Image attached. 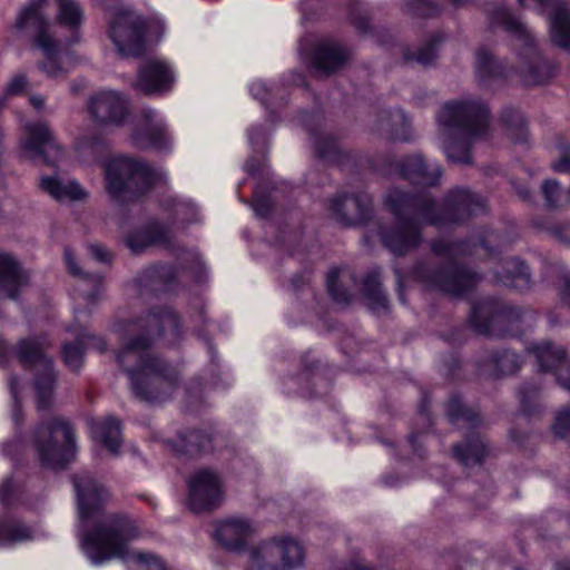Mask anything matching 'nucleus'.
Here are the masks:
<instances>
[{
  "mask_svg": "<svg viewBox=\"0 0 570 570\" xmlns=\"http://www.w3.org/2000/svg\"><path fill=\"white\" fill-rule=\"evenodd\" d=\"M128 337L116 353V361L127 375L136 399L155 404L168 400L179 383L177 370L153 351L166 336L174 344L181 337L177 314L168 307L153 309L145 316L122 323Z\"/></svg>",
  "mask_w": 570,
  "mask_h": 570,
  "instance_id": "nucleus-1",
  "label": "nucleus"
},
{
  "mask_svg": "<svg viewBox=\"0 0 570 570\" xmlns=\"http://www.w3.org/2000/svg\"><path fill=\"white\" fill-rule=\"evenodd\" d=\"M71 482L77 498L80 546L94 564L129 558L145 570H167L165 563L151 553L128 554L129 543L138 538L139 529L127 514L111 513L99 519L110 501V493L104 484L89 472L73 474Z\"/></svg>",
  "mask_w": 570,
  "mask_h": 570,
  "instance_id": "nucleus-2",
  "label": "nucleus"
},
{
  "mask_svg": "<svg viewBox=\"0 0 570 570\" xmlns=\"http://www.w3.org/2000/svg\"><path fill=\"white\" fill-rule=\"evenodd\" d=\"M385 204L396 218V225L380 230L381 239L393 254L402 256L422 242L421 229L425 225L446 227L461 224L485 212L483 199L469 189L456 188L444 198L441 207L430 193L412 195L400 188H391Z\"/></svg>",
  "mask_w": 570,
  "mask_h": 570,
  "instance_id": "nucleus-3",
  "label": "nucleus"
},
{
  "mask_svg": "<svg viewBox=\"0 0 570 570\" xmlns=\"http://www.w3.org/2000/svg\"><path fill=\"white\" fill-rule=\"evenodd\" d=\"M493 232L482 236L479 244L472 240H434L431 250L439 257L449 262L445 266L436 267L429 261L419 262L412 269L413 277L431 289H438L453 296H460L472 289L481 281V275L464 266L454 264V261L476 253L480 246L489 255H494L491 244L498 239Z\"/></svg>",
  "mask_w": 570,
  "mask_h": 570,
  "instance_id": "nucleus-4",
  "label": "nucleus"
},
{
  "mask_svg": "<svg viewBox=\"0 0 570 570\" xmlns=\"http://www.w3.org/2000/svg\"><path fill=\"white\" fill-rule=\"evenodd\" d=\"M443 151L451 163L472 164L471 148L489 129V108L476 100L446 102L438 114Z\"/></svg>",
  "mask_w": 570,
  "mask_h": 570,
  "instance_id": "nucleus-5",
  "label": "nucleus"
},
{
  "mask_svg": "<svg viewBox=\"0 0 570 570\" xmlns=\"http://www.w3.org/2000/svg\"><path fill=\"white\" fill-rule=\"evenodd\" d=\"M48 0H30L19 12L16 29L31 38L33 49L42 52L45 60L38 62V68L49 78H65L68 70L59 62L61 42L51 31L50 23L43 14Z\"/></svg>",
  "mask_w": 570,
  "mask_h": 570,
  "instance_id": "nucleus-6",
  "label": "nucleus"
},
{
  "mask_svg": "<svg viewBox=\"0 0 570 570\" xmlns=\"http://www.w3.org/2000/svg\"><path fill=\"white\" fill-rule=\"evenodd\" d=\"M105 178L110 197L124 204L145 195L161 175L141 159L116 156L106 164Z\"/></svg>",
  "mask_w": 570,
  "mask_h": 570,
  "instance_id": "nucleus-7",
  "label": "nucleus"
},
{
  "mask_svg": "<svg viewBox=\"0 0 570 570\" xmlns=\"http://www.w3.org/2000/svg\"><path fill=\"white\" fill-rule=\"evenodd\" d=\"M306 566L307 548L291 534L268 537L248 551L247 570H305Z\"/></svg>",
  "mask_w": 570,
  "mask_h": 570,
  "instance_id": "nucleus-8",
  "label": "nucleus"
},
{
  "mask_svg": "<svg viewBox=\"0 0 570 570\" xmlns=\"http://www.w3.org/2000/svg\"><path fill=\"white\" fill-rule=\"evenodd\" d=\"M50 343L45 336H29L18 340L14 344V357L26 370L33 368V387L37 393V409L50 407L58 374L53 361L47 354Z\"/></svg>",
  "mask_w": 570,
  "mask_h": 570,
  "instance_id": "nucleus-9",
  "label": "nucleus"
},
{
  "mask_svg": "<svg viewBox=\"0 0 570 570\" xmlns=\"http://www.w3.org/2000/svg\"><path fill=\"white\" fill-rule=\"evenodd\" d=\"M35 448L42 466L61 469L73 458L75 431L69 421L53 417L35 431Z\"/></svg>",
  "mask_w": 570,
  "mask_h": 570,
  "instance_id": "nucleus-10",
  "label": "nucleus"
},
{
  "mask_svg": "<svg viewBox=\"0 0 570 570\" xmlns=\"http://www.w3.org/2000/svg\"><path fill=\"white\" fill-rule=\"evenodd\" d=\"M492 23L502 26L512 33L520 46L521 51V76L528 86L540 85L551 77V66L542 58L537 50L534 39L527 27L508 9H498L492 12Z\"/></svg>",
  "mask_w": 570,
  "mask_h": 570,
  "instance_id": "nucleus-11",
  "label": "nucleus"
},
{
  "mask_svg": "<svg viewBox=\"0 0 570 570\" xmlns=\"http://www.w3.org/2000/svg\"><path fill=\"white\" fill-rule=\"evenodd\" d=\"M148 22L129 7L116 8L109 19L108 36L119 55L137 57L145 50Z\"/></svg>",
  "mask_w": 570,
  "mask_h": 570,
  "instance_id": "nucleus-12",
  "label": "nucleus"
},
{
  "mask_svg": "<svg viewBox=\"0 0 570 570\" xmlns=\"http://www.w3.org/2000/svg\"><path fill=\"white\" fill-rule=\"evenodd\" d=\"M523 311L495 298H484L472 305L470 323L484 335H504L521 321Z\"/></svg>",
  "mask_w": 570,
  "mask_h": 570,
  "instance_id": "nucleus-13",
  "label": "nucleus"
},
{
  "mask_svg": "<svg viewBox=\"0 0 570 570\" xmlns=\"http://www.w3.org/2000/svg\"><path fill=\"white\" fill-rule=\"evenodd\" d=\"M371 166L383 175L399 174L412 184L436 186L442 176L439 165H429L420 154L404 157L395 161L391 156H384L381 161H372Z\"/></svg>",
  "mask_w": 570,
  "mask_h": 570,
  "instance_id": "nucleus-14",
  "label": "nucleus"
},
{
  "mask_svg": "<svg viewBox=\"0 0 570 570\" xmlns=\"http://www.w3.org/2000/svg\"><path fill=\"white\" fill-rule=\"evenodd\" d=\"M223 498V482L216 472L202 469L189 478L188 505L194 512L212 511L220 505Z\"/></svg>",
  "mask_w": 570,
  "mask_h": 570,
  "instance_id": "nucleus-15",
  "label": "nucleus"
},
{
  "mask_svg": "<svg viewBox=\"0 0 570 570\" xmlns=\"http://www.w3.org/2000/svg\"><path fill=\"white\" fill-rule=\"evenodd\" d=\"M26 158L56 166L62 158V149L57 142L53 131L47 122H33L26 126V138L22 141Z\"/></svg>",
  "mask_w": 570,
  "mask_h": 570,
  "instance_id": "nucleus-16",
  "label": "nucleus"
},
{
  "mask_svg": "<svg viewBox=\"0 0 570 570\" xmlns=\"http://www.w3.org/2000/svg\"><path fill=\"white\" fill-rule=\"evenodd\" d=\"M328 209L338 223L354 226L370 219L373 200L366 191L340 193L330 200Z\"/></svg>",
  "mask_w": 570,
  "mask_h": 570,
  "instance_id": "nucleus-17",
  "label": "nucleus"
},
{
  "mask_svg": "<svg viewBox=\"0 0 570 570\" xmlns=\"http://www.w3.org/2000/svg\"><path fill=\"white\" fill-rule=\"evenodd\" d=\"M142 124L132 132L131 139L136 147L140 149H155L167 151L171 147V139L167 127L159 119L156 110L144 108L140 112Z\"/></svg>",
  "mask_w": 570,
  "mask_h": 570,
  "instance_id": "nucleus-18",
  "label": "nucleus"
},
{
  "mask_svg": "<svg viewBox=\"0 0 570 570\" xmlns=\"http://www.w3.org/2000/svg\"><path fill=\"white\" fill-rule=\"evenodd\" d=\"M529 352L535 356L541 371L553 373L558 384L570 392V363L562 346L546 341L532 344Z\"/></svg>",
  "mask_w": 570,
  "mask_h": 570,
  "instance_id": "nucleus-19",
  "label": "nucleus"
},
{
  "mask_svg": "<svg viewBox=\"0 0 570 570\" xmlns=\"http://www.w3.org/2000/svg\"><path fill=\"white\" fill-rule=\"evenodd\" d=\"M520 6L533 4L540 12L552 9L550 14V33L552 42L570 51V12L559 0H518Z\"/></svg>",
  "mask_w": 570,
  "mask_h": 570,
  "instance_id": "nucleus-20",
  "label": "nucleus"
},
{
  "mask_svg": "<svg viewBox=\"0 0 570 570\" xmlns=\"http://www.w3.org/2000/svg\"><path fill=\"white\" fill-rule=\"evenodd\" d=\"M30 275L21 263L11 254L0 253V301H18L24 287L29 285Z\"/></svg>",
  "mask_w": 570,
  "mask_h": 570,
  "instance_id": "nucleus-21",
  "label": "nucleus"
},
{
  "mask_svg": "<svg viewBox=\"0 0 570 570\" xmlns=\"http://www.w3.org/2000/svg\"><path fill=\"white\" fill-rule=\"evenodd\" d=\"M175 81L171 68L164 61L150 59L139 67L137 88L146 95H161L169 91Z\"/></svg>",
  "mask_w": 570,
  "mask_h": 570,
  "instance_id": "nucleus-22",
  "label": "nucleus"
},
{
  "mask_svg": "<svg viewBox=\"0 0 570 570\" xmlns=\"http://www.w3.org/2000/svg\"><path fill=\"white\" fill-rule=\"evenodd\" d=\"M90 116L100 124H120L128 114L126 100L116 91H99L88 100Z\"/></svg>",
  "mask_w": 570,
  "mask_h": 570,
  "instance_id": "nucleus-23",
  "label": "nucleus"
},
{
  "mask_svg": "<svg viewBox=\"0 0 570 570\" xmlns=\"http://www.w3.org/2000/svg\"><path fill=\"white\" fill-rule=\"evenodd\" d=\"M348 56V50L343 45L332 40L321 41L313 51L315 71L328 76L342 68Z\"/></svg>",
  "mask_w": 570,
  "mask_h": 570,
  "instance_id": "nucleus-24",
  "label": "nucleus"
},
{
  "mask_svg": "<svg viewBox=\"0 0 570 570\" xmlns=\"http://www.w3.org/2000/svg\"><path fill=\"white\" fill-rule=\"evenodd\" d=\"M253 532L249 521L239 518H230L222 521L216 529V540L229 551L243 550L247 539Z\"/></svg>",
  "mask_w": 570,
  "mask_h": 570,
  "instance_id": "nucleus-25",
  "label": "nucleus"
},
{
  "mask_svg": "<svg viewBox=\"0 0 570 570\" xmlns=\"http://www.w3.org/2000/svg\"><path fill=\"white\" fill-rule=\"evenodd\" d=\"M498 283L523 291L530 287L531 275L524 262L515 257L502 259L493 271Z\"/></svg>",
  "mask_w": 570,
  "mask_h": 570,
  "instance_id": "nucleus-26",
  "label": "nucleus"
},
{
  "mask_svg": "<svg viewBox=\"0 0 570 570\" xmlns=\"http://www.w3.org/2000/svg\"><path fill=\"white\" fill-rule=\"evenodd\" d=\"M489 454L485 441L479 433H471L453 446V456L464 466L480 465Z\"/></svg>",
  "mask_w": 570,
  "mask_h": 570,
  "instance_id": "nucleus-27",
  "label": "nucleus"
},
{
  "mask_svg": "<svg viewBox=\"0 0 570 570\" xmlns=\"http://www.w3.org/2000/svg\"><path fill=\"white\" fill-rule=\"evenodd\" d=\"M170 240L169 232L166 228L159 224H151L129 235L126 244L134 254H139L154 245L168 246Z\"/></svg>",
  "mask_w": 570,
  "mask_h": 570,
  "instance_id": "nucleus-28",
  "label": "nucleus"
},
{
  "mask_svg": "<svg viewBox=\"0 0 570 570\" xmlns=\"http://www.w3.org/2000/svg\"><path fill=\"white\" fill-rule=\"evenodd\" d=\"M40 188L56 200H81L86 197L83 188L75 180L63 181L57 175L42 176Z\"/></svg>",
  "mask_w": 570,
  "mask_h": 570,
  "instance_id": "nucleus-29",
  "label": "nucleus"
},
{
  "mask_svg": "<svg viewBox=\"0 0 570 570\" xmlns=\"http://www.w3.org/2000/svg\"><path fill=\"white\" fill-rule=\"evenodd\" d=\"M520 367V357L514 352L502 350L483 360L480 371L487 375L500 377L514 374Z\"/></svg>",
  "mask_w": 570,
  "mask_h": 570,
  "instance_id": "nucleus-30",
  "label": "nucleus"
},
{
  "mask_svg": "<svg viewBox=\"0 0 570 570\" xmlns=\"http://www.w3.org/2000/svg\"><path fill=\"white\" fill-rule=\"evenodd\" d=\"M65 263L68 272L78 277L82 283L88 284L90 286V291H85L83 288H79V293L83 296L86 301L89 303H95L100 294L102 277L99 274L85 272L77 262L75 253L70 248H65L63 253Z\"/></svg>",
  "mask_w": 570,
  "mask_h": 570,
  "instance_id": "nucleus-31",
  "label": "nucleus"
},
{
  "mask_svg": "<svg viewBox=\"0 0 570 570\" xmlns=\"http://www.w3.org/2000/svg\"><path fill=\"white\" fill-rule=\"evenodd\" d=\"M168 444L179 454L197 455L212 449V436L203 431L190 430L179 433L176 440Z\"/></svg>",
  "mask_w": 570,
  "mask_h": 570,
  "instance_id": "nucleus-32",
  "label": "nucleus"
},
{
  "mask_svg": "<svg viewBox=\"0 0 570 570\" xmlns=\"http://www.w3.org/2000/svg\"><path fill=\"white\" fill-rule=\"evenodd\" d=\"M313 140L315 151L322 159L344 166L350 159L355 158L354 154L342 149L338 141L330 135L314 132Z\"/></svg>",
  "mask_w": 570,
  "mask_h": 570,
  "instance_id": "nucleus-33",
  "label": "nucleus"
},
{
  "mask_svg": "<svg viewBox=\"0 0 570 570\" xmlns=\"http://www.w3.org/2000/svg\"><path fill=\"white\" fill-rule=\"evenodd\" d=\"M92 433L111 453L117 454L121 444V423L114 416L94 421Z\"/></svg>",
  "mask_w": 570,
  "mask_h": 570,
  "instance_id": "nucleus-34",
  "label": "nucleus"
},
{
  "mask_svg": "<svg viewBox=\"0 0 570 570\" xmlns=\"http://www.w3.org/2000/svg\"><path fill=\"white\" fill-rule=\"evenodd\" d=\"M449 421L458 428L474 429L482 422L478 412L466 407L458 395H452L446 403Z\"/></svg>",
  "mask_w": 570,
  "mask_h": 570,
  "instance_id": "nucleus-35",
  "label": "nucleus"
},
{
  "mask_svg": "<svg viewBox=\"0 0 570 570\" xmlns=\"http://www.w3.org/2000/svg\"><path fill=\"white\" fill-rule=\"evenodd\" d=\"M377 130L385 131L390 138L400 141H409V125L405 114L401 110L383 111L379 116Z\"/></svg>",
  "mask_w": 570,
  "mask_h": 570,
  "instance_id": "nucleus-36",
  "label": "nucleus"
},
{
  "mask_svg": "<svg viewBox=\"0 0 570 570\" xmlns=\"http://www.w3.org/2000/svg\"><path fill=\"white\" fill-rule=\"evenodd\" d=\"M59 24L69 28L72 31L71 43L79 41L78 29L83 21V11L76 0H57Z\"/></svg>",
  "mask_w": 570,
  "mask_h": 570,
  "instance_id": "nucleus-37",
  "label": "nucleus"
},
{
  "mask_svg": "<svg viewBox=\"0 0 570 570\" xmlns=\"http://www.w3.org/2000/svg\"><path fill=\"white\" fill-rule=\"evenodd\" d=\"M363 294L371 309L386 311L389 301L380 282V272L372 271L363 281Z\"/></svg>",
  "mask_w": 570,
  "mask_h": 570,
  "instance_id": "nucleus-38",
  "label": "nucleus"
},
{
  "mask_svg": "<svg viewBox=\"0 0 570 570\" xmlns=\"http://www.w3.org/2000/svg\"><path fill=\"white\" fill-rule=\"evenodd\" d=\"M33 539V530L19 520L0 519V546L26 542Z\"/></svg>",
  "mask_w": 570,
  "mask_h": 570,
  "instance_id": "nucleus-39",
  "label": "nucleus"
},
{
  "mask_svg": "<svg viewBox=\"0 0 570 570\" xmlns=\"http://www.w3.org/2000/svg\"><path fill=\"white\" fill-rule=\"evenodd\" d=\"M501 120L505 126L509 137L519 144L528 141V129L524 116L515 108L507 107L501 114Z\"/></svg>",
  "mask_w": 570,
  "mask_h": 570,
  "instance_id": "nucleus-40",
  "label": "nucleus"
},
{
  "mask_svg": "<svg viewBox=\"0 0 570 570\" xmlns=\"http://www.w3.org/2000/svg\"><path fill=\"white\" fill-rule=\"evenodd\" d=\"M444 40L443 33H434L431 38L416 51H404V60L406 62H417L422 66L432 63L436 58L438 46Z\"/></svg>",
  "mask_w": 570,
  "mask_h": 570,
  "instance_id": "nucleus-41",
  "label": "nucleus"
},
{
  "mask_svg": "<svg viewBox=\"0 0 570 570\" xmlns=\"http://www.w3.org/2000/svg\"><path fill=\"white\" fill-rule=\"evenodd\" d=\"M475 71L481 81L504 75L503 67L498 63L492 53L484 47L476 51Z\"/></svg>",
  "mask_w": 570,
  "mask_h": 570,
  "instance_id": "nucleus-42",
  "label": "nucleus"
},
{
  "mask_svg": "<svg viewBox=\"0 0 570 570\" xmlns=\"http://www.w3.org/2000/svg\"><path fill=\"white\" fill-rule=\"evenodd\" d=\"M546 206L551 209L562 208L570 204V193L562 189L556 179H547L541 186Z\"/></svg>",
  "mask_w": 570,
  "mask_h": 570,
  "instance_id": "nucleus-43",
  "label": "nucleus"
},
{
  "mask_svg": "<svg viewBox=\"0 0 570 570\" xmlns=\"http://www.w3.org/2000/svg\"><path fill=\"white\" fill-rule=\"evenodd\" d=\"M85 343L80 332L73 343H66L62 346V360L68 368L78 372L83 364Z\"/></svg>",
  "mask_w": 570,
  "mask_h": 570,
  "instance_id": "nucleus-44",
  "label": "nucleus"
},
{
  "mask_svg": "<svg viewBox=\"0 0 570 570\" xmlns=\"http://www.w3.org/2000/svg\"><path fill=\"white\" fill-rule=\"evenodd\" d=\"M341 268H332L326 277V287L328 294L333 298L334 302L342 305H347L351 302V294L344 287L338 284V276L341 274Z\"/></svg>",
  "mask_w": 570,
  "mask_h": 570,
  "instance_id": "nucleus-45",
  "label": "nucleus"
},
{
  "mask_svg": "<svg viewBox=\"0 0 570 570\" xmlns=\"http://www.w3.org/2000/svg\"><path fill=\"white\" fill-rule=\"evenodd\" d=\"M551 168L559 174L570 173V144L564 139H559L553 150Z\"/></svg>",
  "mask_w": 570,
  "mask_h": 570,
  "instance_id": "nucleus-46",
  "label": "nucleus"
},
{
  "mask_svg": "<svg viewBox=\"0 0 570 570\" xmlns=\"http://www.w3.org/2000/svg\"><path fill=\"white\" fill-rule=\"evenodd\" d=\"M540 387L534 383H525L519 389L521 410L525 415L534 414L538 403Z\"/></svg>",
  "mask_w": 570,
  "mask_h": 570,
  "instance_id": "nucleus-47",
  "label": "nucleus"
},
{
  "mask_svg": "<svg viewBox=\"0 0 570 570\" xmlns=\"http://www.w3.org/2000/svg\"><path fill=\"white\" fill-rule=\"evenodd\" d=\"M404 10L417 17H433L440 12V7L432 0H405Z\"/></svg>",
  "mask_w": 570,
  "mask_h": 570,
  "instance_id": "nucleus-48",
  "label": "nucleus"
},
{
  "mask_svg": "<svg viewBox=\"0 0 570 570\" xmlns=\"http://www.w3.org/2000/svg\"><path fill=\"white\" fill-rule=\"evenodd\" d=\"M144 277L146 282H159L168 286L176 278V271L168 265H157L147 269Z\"/></svg>",
  "mask_w": 570,
  "mask_h": 570,
  "instance_id": "nucleus-49",
  "label": "nucleus"
},
{
  "mask_svg": "<svg viewBox=\"0 0 570 570\" xmlns=\"http://www.w3.org/2000/svg\"><path fill=\"white\" fill-rule=\"evenodd\" d=\"M552 429L559 438L570 439V409H562L557 413Z\"/></svg>",
  "mask_w": 570,
  "mask_h": 570,
  "instance_id": "nucleus-50",
  "label": "nucleus"
},
{
  "mask_svg": "<svg viewBox=\"0 0 570 570\" xmlns=\"http://www.w3.org/2000/svg\"><path fill=\"white\" fill-rule=\"evenodd\" d=\"M28 86L29 81L27 76L22 73H17L7 83L4 89L6 96H20L26 91Z\"/></svg>",
  "mask_w": 570,
  "mask_h": 570,
  "instance_id": "nucleus-51",
  "label": "nucleus"
},
{
  "mask_svg": "<svg viewBox=\"0 0 570 570\" xmlns=\"http://www.w3.org/2000/svg\"><path fill=\"white\" fill-rule=\"evenodd\" d=\"M80 334L85 343V348H95L100 353L106 352L107 345L102 337L96 336L89 333L87 330H81Z\"/></svg>",
  "mask_w": 570,
  "mask_h": 570,
  "instance_id": "nucleus-52",
  "label": "nucleus"
},
{
  "mask_svg": "<svg viewBox=\"0 0 570 570\" xmlns=\"http://www.w3.org/2000/svg\"><path fill=\"white\" fill-rule=\"evenodd\" d=\"M559 242L570 245V222H562L549 228Z\"/></svg>",
  "mask_w": 570,
  "mask_h": 570,
  "instance_id": "nucleus-53",
  "label": "nucleus"
},
{
  "mask_svg": "<svg viewBox=\"0 0 570 570\" xmlns=\"http://www.w3.org/2000/svg\"><path fill=\"white\" fill-rule=\"evenodd\" d=\"M17 385H18L17 379L12 377L11 381H10V391H11V395H12V399H13L12 419H13L14 423L18 425L22 421V415H21L20 404H19V401H18V389H17Z\"/></svg>",
  "mask_w": 570,
  "mask_h": 570,
  "instance_id": "nucleus-54",
  "label": "nucleus"
},
{
  "mask_svg": "<svg viewBox=\"0 0 570 570\" xmlns=\"http://www.w3.org/2000/svg\"><path fill=\"white\" fill-rule=\"evenodd\" d=\"M14 356V345L0 337V366H7Z\"/></svg>",
  "mask_w": 570,
  "mask_h": 570,
  "instance_id": "nucleus-55",
  "label": "nucleus"
},
{
  "mask_svg": "<svg viewBox=\"0 0 570 570\" xmlns=\"http://www.w3.org/2000/svg\"><path fill=\"white\" fill-rule=\"evenodd\" d=\"M88 252L92 258L101 263L110 262V253L101 245L91 244L88 246Z\"/></svg>",
  "mask_w": 570,
  "mask_h": 570,
  "instance_id": "nucleus-56",
  "label": "nucleus"
},
{
  "mask_svg": "<svg viewBox=\"0 0 570 570\" xmlns=\"http://www.w3.org/2000/svg\"><path fill=\"white\" fill-rule=\"evenodd\" d=\"M13 491V484L11 479L4 480L0 485V502L2 504H9L10 503V497Z\"/></svg>",
  "mask_w": 570,
  "mask_h": 570,
  "instance_id": "nucleus-57",
  "label": "nucleus"
},
{
  "mask_svg": "<svg viewBox=\"0 0 570 570\" xmlns=\"http://www.w3.org/2000/svg\"><path fill=\"white\" fill-rule=\"evenodd\" d=\"M253 208L261 217L267 216L271 212V206L266 198L256 197L253 203Z\"/></svg>",
  "mask_w": 570,
  "mask_h": 570,
  "instance_id": "nucleus-58",
  "label": "nucleus"
},
{
  "mask_svg": "<svg viewBox=\"0 0 570 570\" xmlns=\"http://www.w3.org/2000/svg\"><path fill=\"white\" fill-rule=\"evenodd\" d=\"M560 298L564 305L570 308V275H564L562 278V286L559 291Z\"/></svg>",
  "mask_w": 570,
  "mask_h": 570,
  "instance_id": "nucleus-59",
  "label": "nucleus"
},
{
  "mask_svg": "<svg viewBox=\"0 0 570 570\" xmlns=\"http://www.w3.org/2000/svg\"><path fill=\"white\" fill-rule=\"evenodd\" d=\"M309 282H311V276L307 272L297 274L291 279L292 287L295 292H298L304 286L308 285Z\"/></svg>",
  "mask_w": 570,
  "mask_h": 570,
  "instance_id": "nucleus-60",
  "label": "nucleus"
},
{
  "mask_svg": "<svg viewBox=\"0 0 570 570\" xmlns=\"http://www.w3.org/2000/svg\"><path fill=\"white\" fill-rule=\"evenodd\" d=\"M514 189L521 200L528 202V203L533 200V193L530 190V188L527 185H521V184L515 185Z\"/></svg>",
  "mask_w": 570,
  "mask_h": 570,
  "instance_id": "nucleus-61",
  "label": "nucleus"
},
{
  "mask_svg": "<svg viewBox=\"0 0 570 570\" xmlns=\"http://www.w3.org/2000/svg\"><path fill=\"white\" fill-rule=\"evenodd\" d=\"M253 95L259 99L263 104H266L267 89L265 85L256 82L252 85Z\"/></svg>",
  "mask_w": 570,
  "mask_h": 570,
  "instance_id": "nucleus-62",
  "label": "nucleus"
},
{
  "mask_svg": "<svg viewBox=\"0 0 570 570\" xmlns=\"http://www.w3.org/2000/svg\"><path fill=\"white\" fill-rule=\"evenodd\" d=\"M344 570H375V569L363 560H354L351 563H348L344 568Z\"/></svg>",
  "mask_w": 570,
  "mask_h": 570,
  "instance_id": "nucleus-63",
  "label": "nucleus"
},
{
  "mask_svg": "<svg viewBox=\"0 0 570 570\" xmlns=\"http://www.w3.org/2000/svg\"><path fill=\"white\" fill-rule=\"evenodd\" d=\"M426 403H428L426 399H423L422 403L420 405V409H419V417L422 420L423 424L430 425L431 421H430V416L428 413Z\"/></svg>",
  "mask_w": 570,
  "mask_h": 570,
  "instance_id": "nucleus-64",
  "label": "nucleus"
}]
</instances>
